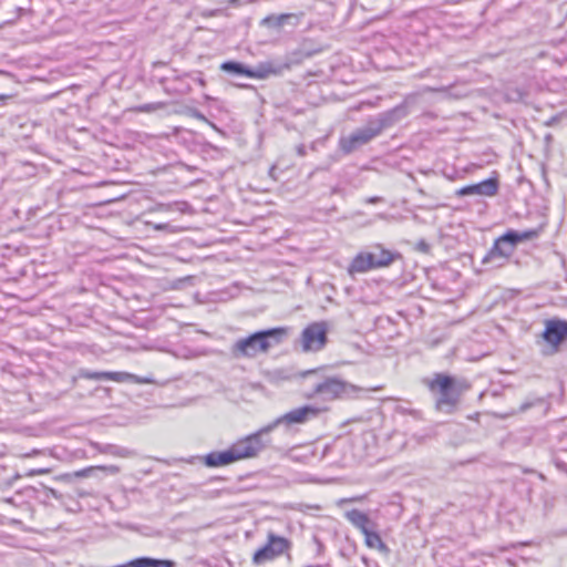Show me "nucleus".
Returning <instances> with one entry per match:
<instances>
[{
  "mask_svg": "<svg viewBox=\"0 0 567 567\" xmlns=\"http://www.w3.org/2000/svg\"><path fill=\"white\" fill-rule=\"evenodd\" d=\"M406 115V107L396 106L385 113L380 114L375 118L370 120L364 126L355 130L349 136L340 140L341 150L349 154L358 147L369 143L378 136L384 128L392 126L395 122Z\"/></svg>",
  "mask_w": 567,
  "mask_h": 567,
  "instance_id": "f257e3e1",
  "label": "nucleus"
},
{
  "mask_svg": "<svg viewBox=\"0 0 567 567\" xmlns=\"http://www.w3.org/2000/svg\"><path fill=\"white\" fill-rule=\"evenodd\" d=\"M285 334L284 329H270L258 331L247 338L237 340L231 347V353L235 358H254L261 352H266L270 347V339L279 342L281 336Z\"/></svg>",
  "mask_w": 567,
  "mask_h": 567,
  "instance_id": "f03ea898",
  "label": "nucleus"
},
{
  "mask_svg": "<svg viewBox=\"0 0 567 567\" xmlns=\"http://www.w3.org/2000/svg\"><path fill=\"white\" fill-rule=\"evenodd\" d=\"M429 388L431 391L439 392L436 409L449 414L455 411L463 391L467 389V386L456 384L453 378L441 373L434 375L433 380L429 382Z\"/></svg>",
  "mask_w": 567,
  "mask_h": 567,
  "instance_id": "7ed1b4c3",
  "label": "nucleus"
},
{
  "mask_svg": "<svg viewBox=\"0 0 567 567\" xmlns=\"http://www.w3.org/2000/svg\"><path fill=\"white\" fill-rule=\"evenodd\" d=\"M373 251H361L351 261L348 272L363 274L372 269L389 267L396 258L399 254L392 252L381 245H377Z\"/></svg>",
  "mask_w": 567,
  "mask_h": 567,
  "instance_id": "20e7f679",
  "label": "nucleus"
},
{
  "mask_svg": "<svg viewBox=\"0 0 567 567\" xmlns=\"http://www.w3.org/2000/svg\"><path fill=\"white\" fill-rule=\"evenodd\" d=\"M268 434L260 429L231 444L229 449L235 462L257 456L269 444L270 440H264Z\"/></svg>",
  "mask_w": 567,
  "mask_h": 567,
  "instance_id": "39448f33",
  "label": "nucleus"
},
{
  "mask_svg": "<svg viewBox=\"0 0 567 567\" xmlns=\"http://www.w3.org/2000/svg\"><path fill=\"white\" fill-rule=\"evenodd\" d=\"M358 388L337 378H327L313 385L312 390L306 394L308 399L321 396L323 400L342 399L346 395L355 392Z\"/></svg>",
  "mask_w": 567,
  "mask_h": 567,
  "instance_id": "423d86ee",
  "label": "nucleus"
},
{
  "mask_svg": "<svg viewBox=\"0 0 567 567\" xmlns=\"http://www.w3.org/2000/svg\"><path fill=\"white\" fill-rule=\"evenodd\" d=\"M289 546L290 543L287 538L269 533L267 544L254 554L252 563L255 565H261L272 560L288 550Z\"/></svg>",
  "mask_w": 567,
  "mask_h": 567,
  "instance_id": "0eeeda50",
  "label": "nucleus"
},
{
  "mask_svg": "<svg viewBox=\"0 0 567 567\" xmlns=\"http://www.w3.org/2000/svg\"><path fill=\"white\" fill-rule=\"evenodd\" d=\"M319 413V410L317 408L305 405L301 408H297L295 410H291L284 415L277 417L271 423L265 425L261 427V432H272L277 426L285 424V425H292V424H302L306 421L309 420V417L317 416Z\"/></svg>",
  "mask_w": 567,
  "mask_h": 567,
  "instance_id": "6e6552de",
  "label": "nucleus"
},
{
  "mask_svg": "<svg viewBox=\"0 0 567 567\" xmlns=\"http://www.w3.org/2000/svg\"><path fill=\"white\" fill-rule=\"evenodd\" d=\"M327 323L323 321L313 322L303 329L301 333V346L302 350L319 351L327 343Z\"/></svg>",
  "mask_w": 567,
  "mask_h": 567,
  "instance_id": "1a4fd4ad",
  "label": "nucleus"
},
{
  "mask_svg": "<svg viewBox=\"0 0 567 567\" xmlns=\"http://www.w3.org/2000/svg\"><path fill=\"white\" fill-rule=\"evenodd\" d=\"M543 338L547 343L557 348L567 339V321L559 319L547 320Z\"/></svg>",
  "mask_w": 567,
  "mask_h": 567,
  "instance_id": "9d476101",
  "label": "nucleus"
},
{
  "mask_svg": "<svg viewBox=\"0 0 567 567\" xmlns=\"http://www.w3.org/2000/svg\"><path fill=\"white\" fill-rule=\"evenodd\" d=\"M498 190V181L496 178H487L481 183L467 185L456 190L457 196H494Z\"/></svg>",
  "mask_w": 567,
  "mask_h": 567,
  "instance_id": "9b49d317",
  "label": "nucleus"
},
{
  "mask_svg": "<svg viewBox=\"0 0 567 567\" xmlns=\"http://www.w3.org/2000/svg\"><path fill=\"white\" fill-rule=\"evenodd\" d=\"M344 516L363 535H365L373 528H377V523L371 520L370 517L365 513H363L359 509L348 511V512H346Z\"/></svg>",
  "mask_w": 567,
  "mask_h": 567,
  "instance_id": "f8f14e48",
  "label": "nucleus"
},
{
  "mask_svg": "<svg viewBox=\"0 0 567 567\" xmlns=\"http://www.w3.org/2000/svg\"><path fill=\"white\" fill-rule=\"evenodd\" d=\"M205 465L208 467H219L235 463L230 449L225 451L210 452L205 456Z\"/></svg>",
  "mask_w": 567,
  "mask_h": 567,
  "instance_id": "ddd939ff",
  "label": "nucleus"
},
{
  "mask_svg": "<svg viewBox=\"0 0 567 567\" xmlns=\"http://www.w3.org/2000/svg\"><path fill=\"white\" fill-rule=\"evenodd\" d=\"M514 252L513 244L504 239V235L496 239L491 251L484 257L483 262H488L493 257L508 258Z\"/></svg>",
  "mask_w": 567,
  "mask_h": 567,
  "instance_id": "4468645a",
  "label": "nucleus"
},
{
  "mask_svg": "<svg viewBox=\"0 0 567 567\" xmlns=\"http://www.w3.org/2000/svg\"><path fill=\"white\" fill-rule=\"evenodd\" d=\"M105 380H111L118 383L134 382L138 384L151 383L152 380L146 378H140L128 372H106Z\"/></svg>",
  "mask_w": 567,
  "mask_h": 567,
  "instance_id": "2eb2a0df",
  "label": "nucleus"
},
{
  "mask_svg": "<svg viewBox=\"0 0 567 567\" xmlns=\"http://www.w3.org/2000/svg\"><path fill=\"white\" fill-rule=\"evenodd\" d=\"M539 235V230L537 229H530V230H524V231H507L504 234V239L508 240L509 244H513L515 247L520 241L530 240L534 238H537Z\"/></svg>",
  "mask_w": 567,
  "mask_h": 567,
  "instance_id": "dca6fc26",
  "label": "nucleus"
},
{
  "mask_svg": "<svg viewBox=\"0 0 567 567\" xmlns=\"http://www.w3.org/2000/svg\"><path fill=\"white\" fill-rule=\"evenodd\" d=\"M364 543L369 548L377 549L380 553L388 554L390 551L389 547L379 535L377 528H373L364 535Z\"/></svg>",
  "mask_w": 567,
  "mask_h": 567,
  "instance_id": "f3484780",
  "label": "nucleus"
},
{
  "mask_svg": "<svg viewBox=\"0 0 567 567\" xmlns=\"http://www.w3.org/2000/svg\"><path fill=\"white\" fill-rule=\"evenodd\" d=\"M277 73H279V70L274 68L271 63H264L256 69H247L246 76L252 79H265L270 74Z\"/></svg>",
  "mask_w": 567,
  "mask_h": 567,
  "instance_id": "a211bd4d",
  "label": "nucleus"
},
{
  "mask_svg": "<svg viewBox=\"0 0 567 567\" xmlns=\"http://www.w3.org/2000/svg\"><path fill=\"white\" fill-rule=\"evenodd\" d=\"M99 451L103 454H109L112 456L124 458L132 457L134 455V453L131 450L113 444L103 445L102 447L99 449Z\"/></svg>",
  "mask_w": 567,
  "mask_h": 567,
  "instance_id": "6ab92c4d",
  "label": "nucleus"
},
{
  "mask_svg": "<svg viewBox=\"0 0 567 567\" xmlns=\"http://www.w3.org/2000/svg\"><path fill=\"white\" fill-rule=\"evenodd\" d=\"M138 567H175V563L168 559H155L151 557H140Z\"/></svg>",
  "mask_w": 567,
  "mask_h": 567,
  "instance_id": "aec40b11",
  "label": "nucleus"
},
{
  "mask_svg": "<svg viewBox=\"0 0 567 567\" xmlns=\"http://www.w3.org/2000/svg\"><path fill=\"white\" fill-rule=\"evenodd\" d=\"M291 18H293V14H291V13H282L279 16H268L264 19L262 23L268 27L280 28Z\"/></svg>",
  "mask_w": 567,
  "mask_h": 567,
  "instance_id": "412c9836",
  "label": "nucleus"
},
{
  "mask_svg": "<svg viewBox=\"0 0 567 567\" xmlns=\"http://www.w3.org/2000/svg\"><path fill=\"white\" fill-rule=\"evenodd\" d=\"M220 69L225 72L246 75L247 69L241 63L228 61L224 62Z\"/></svg>",
  "mask_w": 567,
  "mask_h": 567,
  "instance_id": "4be33fe9",
  "label": "nucleus"
},
{
  "mask_svg": "<svg viewBox=\"0 0 567 567\" xmlns=\"http://www.w3.org/2000/svg\"><path fill=\"white\" fill-rule=\"evenodd\" d=\"M95 471H97V466H90V467H86V468H82V470L75 471L72 474H65V475L62 476V478H70L71 476L79 477V478L80 477H87V476H90Z\"/></svg>",
  "mask_w": 567,
  "mask_h": 567,
  "instance_id": "5701e85b",
  "label": "nucleus"
},
{
  "mask_svg": "<svg viewBox=\"0 0 567 567\" xmlns=\"http://www.w3.org/2000/svg\"><path fill=\"white\" fill-rule=\"evenodd\" d=\"M106 372H83L82 375L90 380H105Z\"/></svg>",
  "mask_w": 567,
  "mask_h": 567,
  "instance_id": "b1692460",
  "label": "nucleus"
},
{
  "mask_svg": "<svg viewBox=\"0 0 567 567\" xmlns=\"http://www.w3.org/2000/svg\"><path fill=\"white\" fill-rule=\"evenodd\" d=\"M97 471H103L107 474L115 475L120 472V467L116 465H107V466L100 465V466H97Z\"/></svg>",
  "mask_w": 567,
  "mask_h": 567,
  "instance_id": "393cba45",
  "label": "nucleus"
},
{
  "mask_svg": "<svg viewBox=\"0 0 567 567\" xmlns=\"http://www.w3.org/2000/svg\"><path fill=\"white\" fill-rule=\"evenodd\" d=\"M50 472H51L50 468H33V470H30L29 472H27L25 476L32 477V476H37V475L49 474Z\"/></svg>",
  "mask_w": 567,
  "mask_h": 567,
  "instance_id": "a878e982",
  "label": "nucleus"
},
{
  "mask_svg": "<svg viewBox=\"0 0 567 567\" xmlns=\"http://www.w3.org/2000/svg\"><path fill=\"white\" fill-rule=\"evenodd\" d=\"M140 110L143 112H151V111L156 110V107L153 104H146V105L141 106Z\"/></svg>",
  "mask_w": 567,
  "mask_h": 567,
  "instance_id": "bb28decb",
  "label": "nucleus"
},
{
  "mask_svg": "<svg viewBox=\"0 0 567 567\" xmlns=\"http://www.w3.org/2000/svg\"><path fill=\"white\" fill-rule=\"evenodd\" d=\"M296 150H297V154L299 156H305L306 155V147L303 145H298Z\"/></svg>",
  "mask_w": 567,
  "mask_h": 567,
  "instance_id": "cd10ccee",
  "label": "nucleus"
},
{
  "mask_svg": "<svg viewBox=\"0 0 567 567\" xmlns=\"http://www.w3.org/2000/svg\"><path fill=\"white\" fill-rule=\"evenodd\" d=\"M380 200H381V198H380V197L374 196V197H369V198L367 199V203H369V204H374V203H378V202H380Z\"/></svg>",
  "mask_w": 567,
  "mask_h": 567,
  "instance_id": "c85d7f7f",
  "label": "nucleus"
},
{
  "mask_svg": "<svg viewBox=\"0 0 567 567\" xmlns=\"http://www.w3.org/2000/svg\"><path fill=\"white\" fill-rule=\"evenodd\" d=\"M47 491H48V493H49L50 495H52L53 497H55V498H58V497H59L58 492H56L55 489L48 487V488H47Z\"/></svg>",
  "mask_w": 567,
  "mask_h": 567,
  "instance_id": "c756f323",
  "label": "nucleus"
},
{
  "mask_svg": "<svg viewBox=\"0 0 567 567\" xmlns=\"http://www.w3.org/2000/svg\"><path fill=\"white\" fill-rule=\"evenodd\" d=\"M195 117H197V118H199V120H203V121H205V120H206V118H205V116H204L202 113H199V112H196V113H195Z\"/></svg>",
  "mask_w": 567,
  "mask_h": 567,
  "instance_id": "7c9ffc66",
  "label": "nucleus"
},
{
  "mask_svg": "<svg viewBox=\"0 0 567 567\" xmlns=\"http://www.w3.org/2000/svg\"><path fill=\"white\" fill-rule=\"evenodd\" d=\"M527 408H528V404H524V405H522L520 410L525 411Z\"/></svg>",
  "mask_w": 567,
  "mask_h": 567,
  "instance_id": "2f4dec72",
  "label": "nucleus"
},
{
  "mask_svg": "<svg viewBox=\"0 0 567 567\" xmlns=\"http://www.w3.org/2000/svg\"><path fill=\"white\" fill-rule=\"evenodd\" d=\"M275 169H276V166H272V167L270 168V174H272V172H274Z\"/></svg>",
  "mask_w": 567,
  "mask_h": 567,
  "instance_id": "473e14b6",
  "label": "nucleus"
},
{
  "mask_svg": "<svg viewBox=\"0 0 567 567\" xmlns=\"http://www.w3.org/2000/svg\"><path fill=\"white\" fill-rule=\"evenodd\" d=\"M162 228H163V226H162V225H157V226H156V229H162Z\"/></svg>",
  "mask_w": 567,
  "mask_h": 567,
  "instance_id": "72a5a7b5",
  "label": "nucleus"
},
{
  "mask_svg": "<svg viewBox=\"0 0 567 567\" xmlns=\"http://www.w3.org/2000/svg\"><path fill=\"white\" fill-rule=\"evenodd\" d=\"M4 99H7V96L0 95V100H4Z\"/></svg>",
  "mask_w": 567,
  "mask_h": 567,
  "instance_id": "f704fd0d",
  "label": "nucleus"
}]
</instances>
